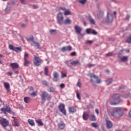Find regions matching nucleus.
<instances>
[{"label": "nucleus", "mask_w": 131, "mask_h": 131, "mask_svg": "<svg viewBox=\"0 0 131 131\" xmlns=\"http://www.w3.org/2000/svg\"><path fill=\"white\" fill-rule=\"evenodd\" d=\"M110 114L112 116L115 117V118H119V117L122 116V112L120 107H115L113 108V110L110 112Z\"/></svg>", "instance_id": "obj_1"}, {"label": "nucleus", "mask_w": 131, "mask_h": 131, "mask_svg": "<svg viewBox=\"0 0 131 131\" xmlns=\"http://www.w3.org/2000/svg\"><path fill=\"white\" fill-rule=\"evenodd\" d=\"M126 42L128 43H131V35L127 37L126 40Z\"/></svg>", "instance_id": "obj_41"}, {"label": "nucleus", "mask_w": 131, "mask_h": 131, "mask_svg": "<svg viewBox=\"0 0 131 131\" xmlns=\"http://www.w3.org/2000/svg\"><path fill=\"white\" fill-rule=\"evenodd\" d=\"M24 101L26 104H29L30 103V97H25L24 98Z\"/></svg>", "instance_id": "obj_26"}, {"label": "nucleus", "mask_w": 131, "mask_h": 131, "mask_svg": "<svg viewBox=\"0 0 131 131\" xmlns=\"http://www.w3.org/2000/svg\"><path fill=\"white\" fill-rule=\"evenodd\" d=\"M86 42V43H90V45H91V43H93V42H94V41H93V40H87Z\"/></svg>", "instance_id": "obj_54"}, {"label": "nucleus", "mask_w": 131, "mask_h": 131, "mask_svg": "<svg viewBox=\"0 0 131 131\" xmlns=\"http://www.w3.org/2000/svg\"><path fill=\"white\" fill-rule=\"evenodd\" d=\"M10 10H11V7H10L9 6H7L5 9V12H9Z\"/></svg>", "instance_id": "obj_47"}, {"label": "nucleus", "mask_w": 131, "mask_h": 131, "mask_svg": "<svg viewBox=\"0 0 131 131\" xmlns=\"http://www.w3.org/2000/svg\"><path fill=\"white\" fill-rule=\"evenodd\" d=\"M89 114H88V113L86 112H84L83 114V119L84 120H88V119H89Z\"/></svg>", "instance_id": "obj_24"}, {"label": "nucleus", "mask_w": 131, "mask_h": 131, "mask_svg": "<svg viewBox=\"0 0 131 131\" xmlns=\"http://www.w3.org/2000/svg\"><path fill=\"white\" fill-rule=\"evenodd\" d=\"M1 111L2 114H7V111H6V108L5 107H2L1 108Z\"/></svg>", "instance_id": "obj_36"}, {"label": "nucleus", "mask_w": 131, "mask_h": 131, "mask_svg": "<svg viewBox=\"0 0 131 131\" xmlns=\"http://www.w3.org/2000/svg\"><path fill=\"white\" fill-rule=\"evenodd\" d=\"M67 76V75L66 74H64L63 73H61V77L62 78H64V77H66Z\"/></svg>", "instance_id": "obj_52"}, {"label": "nucleus", "mask_w": 131, "mask_h": 131, "mask_svg": "<svg viewBox=\"0 0 131 131\" xmlns=\"http://www.w3.org/2000/svg\"><path fill=\"white\" fill-rule=\"evenodd\" d=\"M70 64L73 66H75V65H80V62H79V60H73L71 62Z\"/></svg>", "instance_id": "obj_21"}, {"label": "nucleus", "mask_w": 131, "mask_h": 131, "mask_svg": "<svg viewBox=\"0 0 131 131\" xmlns=\"http://www.w3.org/2000/svg\"><path fill=\"white\" fill-rule=\"evenodd\" d=\"M57 24L60 26L63 25V20L64 19V17H63V14L62 13L60 12L57 14Z\"/></svg>", "instance_id": "obj_6"}, {"label": "nucleus", "mask_w": 131, "mask_h": 131, "mask_svg": "<svg viewBox=\"0 0 131 131\" xmlns=\"http://www.w3.org/2000/svg\"><path fill=\"white\" fill-rule=\"evenodd\" d=\"M86 32L88 34H93L94 35H97L98 34L95 30H92L91 29H86Z\"/></svg>", "instance_id": "obj_11"}, {"label": "nucleus", "mask_w": 131, "mask_h": 131, "mask_svg": "<svg viewBox=\"0 0 131 131\" xmlns=\"http://www.w3.org/2000/svg\"><path fill=\"white\" fill-rule=\"evenodd\" d=\"M41 100V104H44L46 101H51L52 100V95L49 94L46 91H42L40 95Z\"/></svg>", "instance_id": "obj_2"}, {"label": "nucleus", "mask_w": 131, "mask_h": 131, "mask_svg": "<svg viewBox=\"0 0 131 131\" xmlns=\"http://www.w3.org/2000/svg\"><path fill=\"white\" fill-rule=\"evenodd\" d=\"M71 50H72V47L70 46L63 47L61 49V52H66V51H68V52H70Z\"/></svg>", "instance_id": "obj_14"}, {"label": "nucleus", "mask_w": 131, "mask_h": 131, "mask_svg": "<svg viewBox=\"0 0 131 131\" xmlns=\"http://www.w3.org/2000/svg\"><path fill=\"white\" fill-rule=\"evenodd\" d=\"M106 126L107 128H111V127H112L113 125L112 122H111V121L107 119L106 120Z\"/></svg>", "instance_id": "obj_16"}, {"label": "nucleus", "mask_w": 131, "mask_h": 131, "mask_svg": "<svg viewBox=\"0 0 131 131\" xmlns=\"http://www.w3.org/2000/svg\"><path fill=\"white\" fill-rule=\"evenodd\" d=\"M44 73L45 75H49V68L48 67H46L44 69Z\"/></svg>", "instance_id": "obj_29"}, {"label": "nucleus", "mask_w": 131, "mask_h": 131, "mask_svg": "<svg viewBox=\"0 0 131 131\" xmlns=\"http://www.w3.org/2000/svg\"><path fill=\"white\" fill-rule=\"evenodd\" d=\"M50 34L55 35L57 34V30L51 29L49 31Z\"/></svg>", "instance_id": "obj_30"}, {"label": "nucleus", "mask_w": 131, "mask_h": 131, "mask_svg": "<svg viewBox=\"0 0 131 131\" xmlns=\"http://www.w3.org/2000/svg\"><path fill=\"white\" fill-rule=\"evenodd\" d=\"M58 109L60 110V111L63 115H66L67 112H66V110L65 109V104L61 103L58 106Z\"/></svg>", "instance_id": "obj_8"}, {"label": "nucleus", "mask_w": 131, "mask_h": 131, "mask_svg": "<svg viewBox=\"0 0 131 131\" xmlns=\"http://www.w3.org/2000/svg\"><path fill=\"white\" fill-rule=\"evenodd\" d=\"M77 86H78L79 88H81V83H80V82L79 81V80L77 82Z\"/></svg>", "instance_id": "obj_49"}, {"label": "nucleus", "mask_w": 131, "mask_h": 131, "mask_svg": "<svg viewBox=\"0 0 131 131\" xmlns=\"http://www.w3.org/2000/svg\"><path fill=\"white\" fill-rule=\"evenodd\" d=\"M59 76V74L57 73V72H54L53 73V77L54 78H58Z\"/></svg>", "instance_id": "obj_40"}, {"label": "nucleus", "mask_w": 131, "mask_h": 131, "mask_svg": "<svg viewBox=\"0 0 131 131\" xmlns=\"http://www.w3.org/2000/svg\"><path fill=\"white\" fill-rule=\"evenodd\" d=\"M94 66H95V65H94V64H89V68H91V67H94Z\"/></svg>", "instance_id": "obj_62"}, {"label": "nucleus", "mask_w": 131, "mask_h": 131, "mask_svg": "<svg viewBox=\"0 0 131 131\" xmlns=\"http://www.w3.org/2000/svg\"><path fill=\"white\" fill-rule=\"evenodd\" d=\"M3 127H4L5 129H7L6 127L9 125V121L6 119H3L1 122Z\"/></svg>", "instance_id": "obj_10"}, {"label": "nucleus", "mask_w": 131, "mask_h": 131, "mask_svg": "<svg viewBox=\"0 0 131 131\" xmlns=\"http://www.w3.org/2000/svg\"><path fill=\"white\" fill-rule=\"evenodd\" d=\"M4 86L7 91V94L9 95L11 93V86H10V83L9 82H4Z\"/></svg>", "instance_id": "obj_9"}, {"label": "nucleus", "mask_w": 131, "mask_h": 131, "mask_svg": "<svg viewBox=\"0 0 131 131\" xmlns=\"http://www.w3.org/2000/svg\"><path fill=\"white\" fill-rule=\"evenodd\" d=\"M14 73L15 74H19V72L18 71H15Z\"/></svg>", "instance_id": "obj_64"}, {"label": "nucleus", "mask_w": 131, "mask_h": 131, "mask_svg": "<svg viewBox=\"0 0 131 131\" xmlns=\"http://www.w3.org/2000/svg\"><path fill=\"white\" fill-rule=\"evenodd\" d=\"M58 126L60 129H64V128H65L66 125L63 121H61L58 123Z\"/></svg>", "instance_id": "obj_15"}, {"label": "nucleus", "mask_w": 131, "mask_h": 131, "mask_svg": "<svg viewBox=\"0 0 131 131\" xmlns=\"http://www.w3.org/2000/svg\"><path fill=\"white\" fill-rule=\"evenodd\" d=\"M29 89L30 92H33V91H34V89L33 88V87L32 86H30V87H29Z\"/></svg>", "instance_id": "obj_50"}, {"label": "nucleus", "mask_w": 131, "mask_h": 131, "mask_svg": "<svg viewBox=\"0 0 131 131\" xmlns=\"http://www.w3.org/2000/svg\"><path fill=\"white\" fill-rule=\"evenodd\" d=\"M63 24L66 25L67 24H71V20L69 18H67L65 20H63Z\"/></svg>", "instance_id": "obj_25"}, {"label": "nucleus", "mask_w": 131, "mask_h": 131, "mask_svg": "<svg viewBox=\"0 0 131 131\" xmlns=\"http://www.w3.org/2000/svg\"><path fill=\"white\" fill-rule=\"evenodd\" d=\"M121 61H122V62H126V61H127V60H128V57L127 56H122L120 58Z\"/></svg>", "instance_id": "obj_27"}, {"label": "nucleus", "mask_w": 131, "mask_h": 131, "mask_svg": "<svg viewBox=\"0 0 131 131\" xmlns=\"http://www.w3.org/2000/svg\"><path fill=\"white\" fill-rule=\"evenodd\" d=\"M41 63H42V59L38 57V54L34 55V65L37 67L40 66Z\"/></svg>", "instance_id": "obj_4"}, {"label": "nucleus", "mask_w": 131, "mask_h": 131, "mask_svg": "<svg viewBox=\"0 0 131 131\" xmlns=\"http://www.w3.org/2000/svg\"><path fill=\"white\" fill-rule=\"evenodd\" d=\"M29 58V54L27 53V52H25L24 55V66L25 67H28L29 65L31 64V62L28 60V59Z\"/></svg>", "instance_id": "obj_5"}, {"label": "nucleus", "mask_w": 131, "mask_h": 131, "mask_svg": "<svg viewBox=\"0 0 131 131\" xmlns=\"http://www.w3.org/2000/svg\"><path fill=\"white\" fill-rule=\"evenodd\" d=\"M34 38L33 37V36L29 37L27 39V40H28L29 41H32L33 43V41H34Z\"/></svg>", "instance_id": "obj_44"}, {"label": "nucleus", "mask_w": 131, "mask_h": 131, "mask_svg": "<svg viewBox=\"0 0 131 131\" xmlns=\"http://www.w3.org/2000/svg\"><path fill=\"white\" fill-rule=\"evenodd\" d=\"M6 74L8 75V76H12V75H13V73H12V72H9L6 73Z\"/></svg>", "instance_id": "obj_51"}, {"label": "nucleus", "mask_w": 131, "mask_h": 131, "mask_svg": "<svg viewBox=\"0 0 131 131\" xmlns=\"http://www.w3.org/2000/svg\"><path fill=\"white\" fill-rule=\"evenodd\" d=\"M90 119L92 120V121H96V116H95L94 115H92L90 117Z\"/></svg>", "instance_id": "obj_42"}, {"label": "nucleus", "mask_w": 131, "mask_h": 131, "mask_svg": "<svg viewBox=\"0 0 131 131\" xmlns=\"http://www.w3.org/2000/svg\"><path fill=\"white\" fill-rule=\"evenodd\" d=\"M123 52V50H120V51L119 52L118 55H121Z\"/></svg>", "instance_id": "obj_59"}, {"label": "nucleus", "mask_w": 131, "mask_h": 131, "mask_svg": "<svg viewBox=\"0 0 131 131\" xmlns=\"http://www.w3.org/2000/svg\"><path fill=\"white\" fill-rule=\"evenodd\" d=\"M90 78H91V81L96 82V83H101V79L99 78V77L93 75V74H91L90 75Z\"/></svg>", "instance_id": "obj_7"}, {"label": "nucleus", "mask_w": 131, "mask_h": 131, "mask_svg": "<svg viewBox=\"0 0 131 131\" xmlns=\"http://www.w3.org/2000/svg\"><path fill=\"white\" fill-rule=\"evenodd\" d=\"M30 95L31 96V97H36V92H34L32 93H30Z\"/></svg>", "instance_id": "obj_45"}, {"label": "nucleus", "mask_w": 131, "mask_h": 131, "mask_svg": "<svg viewBox=\"0 0 131 131\" xmlns=\"http://www.w3.org/2000/svg\"><path fill=\"white\" fill-rule=\"evenodd\" d=\"M71 63L69 61H66V64L69 67H71V66H70L71 65Z\"/></svg>", "instance_id": "obj_55"}, {"label": "nucleus", "mask_w": 131, "mask_h": 131, "mask_svg": "<svg viewBox=\"0 0 131 131\" xmlns=\"http://www.w3.org/2000/svg\"><path fill=\"white\" fill-rule=\"evenodd\" d=\"M9 48L10 49V50H12L13 51H14L15 50V47H14V46L12 44H10L9 46Z\"/></svg>", "instance_id": "obj_43"}, {"label": "nucleus", "mask_w": 131, "mask_h": 131, "mask_svg": "<svg viewBox=\"0 0 131 131\" xmlns=\"http://www.w3.org/2000/svg\"><path fill=\"white\" fill-rule=\"evenodd\" d=\"M41 82L42 85H45V86H48L49 85V83L46 80H43Z\"/></svg>", "instance_id": "obj_39"}, {"label": "nucleus", "mask_w": 131, "mask_h": 131, "mask_svg": "<svg viewBox=\"0 0 131 131\" xmlns=\"http://www.w3.org/2000/svg\"><path fill=\"white\" fill-rule=\"evenodd\" d=\"M12 118H13V125L14 126H19V124L17 122V118L15 117H12Z\"/></svg>", "instance_id": "obj_22"}, {"label": "nucleus", "mask_w": 131, "mask_h": 131, "mask_svg": "<svg viewBox=\"0 0 131 131\" xmlns=\"http://www.w3.org/2000/svg\"><path fill=\"white\" fill-rule=\"evenodd\" d=\"M76 95L77 99L80 101V100H81V98H80V95H79L78 93H76Z\"/></svg>", "instance_id": "obj_48"}, {"label": "nucleus", "mask_w": 131, "mask_h": 131, "mask_svg": "<svg viewBox=\"0 0 131 131\" xmlns=\"http://www.w3.org/2000/svg\"><path fill=\"white\" fill-rule=\"evenodd\" d=\"M60 86L61 89H64V88H65V84L61 83V84H60Z\"/></svg>", "instance_id": "obj_53"}, {"label": "nucleus", "mask_w": 131, "mask_h": 131, "mask_svg": "<svg viewBox=\"0 0 131 131\" xmlns=\"http://www.w3.org/2000/svg\"><path fill=\"white\" fill-rule=\"evenodd\" d=\"M95 112L97 115H99V109L98 108H96L95 109Z\"/></svg>", "instance_id": "obj_58"}, {"label": "nucleus", "mask_w": 131, "mask_h": 131, "mask_svg": "<svg viewBox=\"0 0 131 131\" xmlns=\"http://www.w3.org/2000/svg\"><path fill=\"white\" fill-rule=\"evenodd\" d=\"M36 123L38 124V126H42L43 125V123H42V121H41V119H38L35 120Z\"/></svg>", "instance_id": "obj_20"}, {"label": "nucleus", "mask_w": 131, "mask_h": 131, "mask_svg": "<svg viewBox=\"0 0 131 131\" xmlns=\"http://www.w3.org/2000/svg\"><path fill=\"white\" fill-rule=\"evenodd\" d=\"M120 102V96L119 94H114L110 99V104L111 105H117Z\"/></svg>", "instance_id": "obj_3"}, {"label": "nucleus", "mask_w": 131, "mask_h": 131, "mask_svg": "<svg viewBox=\"0 0 131 131\" xmlns=\"http://www.w3.org/2000/svg\"><path fill=\"white\" fill-rule=\"evenodd\" d=\"M89 21H90V23L91 24H93V25H95V19H93V18L90 17L89 18Z\"/></svg>", "instance_id": "obj_37"}, {"label": "nucleus", "mask_w": 131, "mask_h": 131, "mask_svg": "<svg viewBox=\"0 0 131 131\" xmlns=\"http://www.w3.org/2000/svg\"><path fill=\"white\" fill-rule=\"evenodd\" d=\"M76 55V53L75 52H73L71 53V56H74Z\"/></svg>", "instance_id": "obj_57"}, {"label": "nucleus", "mask_w": 131, "mask_h": 131, "mask_svg": "<svg viewBox=\"0 0 131 131\" xmlns=\"http://www.w3.org/2000/svg\"><path fill=\"white\" fill-rule=\"evenodd\" d=\"M5 110L6 111V112L10 113V114H15V113L11 110V107H10V106H6L5 107Z\"/></svg>", "instance_id": "obj_19"}, {"label": "nucleus", "mask_w": 131, "mask_h": 131, "mask_svg": "<svg viewBox=\"0 0 131 131\" xmlns=\"http://www.w3.org/2000/svg\"><path fill=\"white\" fill-rule=\"evenodd\" d=\"M32 8H33V9H38V6L37 5H33Z\"/></svg>", "instance_id": "obj_56"}, {"label": "nucleus", "mask_w": 131, "mask_h": 131, "mask_svg": "<svg viewBox=\"0 0 131 131\" xmlns=\"http://www.w3.org/2000/svg\"><path fill=\"white\" fill-rule=\"evenodd\" d=\"M64 15L67 16V15H71L70 11L67 9H66L64 12Z\"/></svg>", "instance_id": "obj_35"}, {"label": "nucleus", "mask_w": 131, "mask_h": 131, "mask_svg": "<svg viewBox=\"0 0 131 131\" xmlns=\"http://www.w3.org/2000/svg\"><path fill=\"white\" fill-rule=\"evenodd\" d=\"M78 2L80 5H85V3H86V0H78Z\"/></svg>", "instance_id": "obj_33"}, {"label": "nucleus", "mask_w": 131, "mask_h": 131, "mask_svg": "<svg viewBox=\"0 0 131 131\" xmlns=\"http://www.w3.org/2000/svg\"><path fill=\"white\" fill-rule=\"evenodd\" d=\"M106 57H111L113 56V53L112 52H110L106 54H105Z\"/></svg>", "instance_id": "obj_46"}, {"label": "nucleus", "mask_w": 131, "mask_h": 131, "mask_svg": "<svg viewBox=\"0 0 131 131\" xmlns=\"http://www.w3.org/2000/svg\"><path fill=\"white\" fill-rule=\"evenodd\" d=\"M10 66L12 69H17V68H19V64L16 62L11 63Z\"/></svg>", "instance_id": "obj_17"}, {"label": "nucleus", "mask_w": 131, "mask_h": 131, "mask_svg": "<svg viewBox=\"0 0 131 131\" xmlns=\"http://www.w3.org/2000/svg\"><path fill=\"white\" fill-rule=\"evenodd\" d=\"M74 29L77 34H80V33H81L82 29H81V27L79 26H75Z\"/></svg>", "instance_id": "obj_13"}, {"label": "nucleus", "mask_w": 131, "mask_h": 131, "mask_svg": "<svg viewBox=\"0 0 131 131\" xmlns=\"http://www.w3.org/2000/svg\"><path fill=\"white\" fill-rule=\"evenodd\" d=\"M76 111V108L74 106H70L69 107V112H70V113H75Z\"/></svg>", "instance_id": "obj_18"}, {"label": "nucleus", "mask_w": 131, "mask_h": 131, "mask_svg": "<svg viewBox=\"0 0 131 131\" xmlns=\"http://www.w3.org/2000/svg\"><path fill=\"white\" fill-rule=\"evenodd\" d=\"M112 81H113V80H112V78L107 79L106 80V83L107 85H109V84H111V83H112Z\"/></svg>", "instance_id": "obj_28"}, {"label": "nucleus", "mask_w": 131, "mask_h": 131, "mask_svg": "<svg viewBox=\"0 0 131 131\" xmlns=\"http://www.w3.org/2000/svg\"><path fill=\"white\" fill-rule=\"evenodd\" d=\"M33 43H34L35 46L37 48V49H38L39 50H40V49H41L40 45H39V42L33 41Z\"/></svg>", "instance_id": "obj_32"}, {"label": "nucleus", "mask_w": 131, "mask_h": 131, "mask_svg": "<svg viewBox=\"0 0 131 131\" xmlns=\"http://www.w3.org/2000/svg\"><path fill=\"white\" fill-rule=\"evenodd\" d=\"M20 3L23 4V5H25V0L20 1Z\"/></svg>", "instance_id": "obj_61"}, {"label": "nucleus", "mask_w": 131, "mask_h": 131, "mask_svg": "<svg viewBox=\"0 0 131 131\" xmlns=\"http://www.w3.org/2000/svg\"><path fill=\"white\" fill-rule=\"evenodd\" d=\"M14 52H16V53H18V52H22V48L21 47H15L14 48Z\"/></svg>", "instance_id": "obj_31"}, {"label": "nucleus", "mask_w": 131, "mask_h": 131, "mask_svg": "<svg viewBox=\"0 0 131 131\" xmlns=\"http://www.w3.org/2000/svg\"><path fill=\"white\" fill-rule=\"evenodd\" d=\"M113 21V16L109 12H107V16L106 18V22L107 23H111Z\"/></svg>", "instance_id": "obj_12"}, {"label": "nucleus", "mask_w": 131, "mask_h": 131, "mask_svg": "<svg viewBox=\"0 0 131 131\" xmlns=\"http://www.w3.org/2000/svg\"><path fill=\"white\" fill-rule=\"evenodd\" d=\"M20 26H21V28H25V27H26V25L22 24V25H21Z\"/></svg>", "instance_id": "obj_60"}, {"label": "nucleus", "mask_w": 131, "mask_h": 131, "mask_svg": "<svg viewBox=\"0 0 131 131\" xmlns=\"http://www.w3.org/2000/svg\"><path fill=\"white\" fill-rule=\"evenodd\" d=\"M28 122L31 126H34L35 125V123L34 122V120L29 119L28 120Z\"/></svg>", "instance_id": "obj_23"}, {"label": "nucleus", "mask_w": 131, "mask_h": 131, "mask_svg": "<svg viewBox=\"0 0 131 131\" xmlns=\"http://www.w3.org/2000/svg\"><path fill=\"white\" fill-rule=\"evenodd\" d=\"M91 126L97 128V127H99V125L98 124V123H91Z\"/></svg>", "instance_id": "obj_34"}, {"label": "nucleus", "mask_w": 131, "mask_h": 131, "mask_svg": "<svg viewBox=\"0 0 131 131\" xmlns=\"http://www.w3.org/2000/svg\"><path fill=\"white\" fill-rule=\"evenodd\" d=\"M60 10H61L62 11H64L66 10L64 7H60Z\"/></svg>", "instance_id": "obj_63"}, {"label": "nucleus", "mask_w": 131, "mask_h": 131, "mask_svg": "<svg viewBox=\"0 0 131 131\" xmlns=\"http://www.w3.org/2000/svg\"><path fill=\"white\" fill-rule=\"evenodd\" d=\"M48 92L49 93H53V92H55V88H54L53 87H50L48 89Z\"/></svg>", "instance_id": "obj_38"}]
</instances>
